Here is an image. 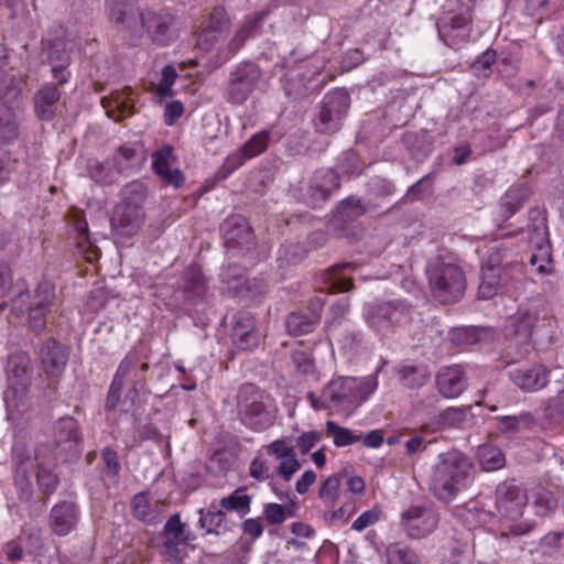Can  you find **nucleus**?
<instances>
[{
	"label": "nucleus",
	"instance_id": "f257e3e1",
	"mask_svg": "<svg viewBox=\"0 0 564 564\" xmlns=\"http://www.w3.org/2000/svg\"><path fill=\"white\" fill-rule=\"evenodd\" d=\"M107 7L110 21L131 37L145 32L152 42L167 45L177 36L176 19L166 9L140 10L130 0H107Z\"/></svg>",
	"mask_w": 564,
	"mask_h": 564
},
{
	"label": "nucleus",
	"instance_id": "f03ea898",
	"mask_svg": "<svg viewBox=\"0 0 564 564\" xmlns=\"http://www.w3.org/2000/svg\"><path fill=\"white\" fill-rule=\"evenodd\" d=\"M377 388L376 375L361 378L337 377L328 382L321 395L308 392L307 400L314 410L350 414L366 402Z\"/></svg>",
	"mask_w": 564,
	"mask_h": 564
},
{
	"label": "nucleus",
	"instance_id": "7ed1b4c3",
	"mask_svg": "<svg viewBox=\"0 0 564 564\" xmlns=\"http://www.w3.org/2000/svg\"><path fill=\"white\" fill-rule=\"evenodd\" d=\"M471 481L473 464L465 454L453 449L438 455L430 477V488L437 499L447 502Z\"/></svg>",
	"mask_w": 564,
	"mask_h": 564
},
{
	"label": "nucleus",
	"instance_id": "20e7f679",
	"mask_svg": "<svg viewBox=\"0 0 564 564\" xmlns=\"http://www.w3.org/2000/svg\"><path fill=\"white\" fill-rule=\"evenodd\" d=\"M147 188L140 182L127 184L121 189V199L116 206L110 219L112 230L121 237H132L144 221L143 204Z\"/></svg>",
	"mask_w": 564,
	"mask_h": 564
},
{
	"label": "nucleus",
	"instance_id": "39448f33",
	"mask_svg": "<svg viewBox=\"0 0 564 564\" xmlns=\"http://www.w3.org/2000/svg\"><path fill=\"white\" fill-rule=\"evenodd\" d=\"M426 274L431 292L438 302L455 303L463 297L466 280L459 265L437 256L429 261Z\"/></svg>",
	"mask_w": 564,
	"mask_h": 564
},
{
	"label": "nucleus",
	"instance_id": "423d86ee",
	"mask_svg": "<svg viewBox=\"0 0 564 564\" xmlns=\"http://www.w3.org/2000/svg\"><path fill=\"white\" fill-rule=\"evenodd\" d=\"M237 409L242 424L252 431L261 432L274 422L269 395L251 383L242 384L238 391Z\"/></svg>",
	"mask_w": 564,
	"mask_h": 564
},
{
	"label": "nucleus",
	"instance_id": "0eeeda50",
	"mask_svg": "<svg viewBox=\"0 0 564 564\" xmlns=\"http://www.w3.org/2000/svg\"><path fill=\"white\" fill-rule=\"evenodd\" d=\"M529 241L535 248L530 257V265L539 274L549 273L552 270V263L544 212L540 208H531L529 210Z\"/></svg>",
	"mask_w": 564,
	"mask_h": 564
},
{
	"label": "nucleus",
	"instance_id": "6e6552de",
	"mask_svg": "<svg viewBox=\"0 0 564 564\" xmlns=\"http://www.w3.org/2000/svg\"><path fill=\"white\" fill-rule=\"evenodd\" d=\"M491 252L486 258L481 267L480 284L478 289L479 297L489 300L495 296L501 285L502 280L507 276L508 262L507 253L510 251L507 242H500L491 247Z\"/></svg>",
	"mask_w": 564,
	"mask_h": 564
},
{
	"label": "nucleus",
	"instance_id": "1a4fd4ad",
	"mask_svg": "<svg viewBox=\"0 0 564 564\" xmlns=\"http://www.w3.org/2000/svg\"><path fill=\"white\" fill-rule=\"evenodd\" d=\"M324 67V61L317 57L286 65L281 77L286 97L297 99L305 96L310 90V82L319 75Z\"/></svg>",
	"mask_w": 564,
	"mask_h": 564
},
{
	"label": "nucleus",
	"instance_id": "9d476101",
	"mask_svg": "<svg viewBox=\"0 0 564 564\" xmlns=\"http://www.w3.org/2000/svg\"><path fill=\"white\" fill-rule=\"evenodd\" d=\"M350 106V97L344 89L327 93L314 120L315 130L324 134H333L341 127V121Z\"/></svg>",
	"mask_w": 564,
	"mask_h": 564
},
{
	"label": "nucleus",
	"instance_id": "9b49d317",
	"mask_svg": "<svg viewBox=\"0 0 564 564\" xmlns=\"http://www.w3.org/2000/svg\"><path fill=\"white\" fill-rule=\"evenodd\" d=\"M438 512L432 506H410L401 513V525L410 539L419 540L435 531Z\"/></svg>",
	"mask_w": 564,
	"mask_h": 564
},
{
	"label": "nucleus",
	"instance_id": "f8f14e48",
	"mask_svg": "<svg viewBox=\"0 0 564 564\" xmlns=\"http://www.w3.org/2000/svg\"><path fill=\"white\" fill-rule=\"evenodd\" d=\"M53 460H69L78 456L80 433L78 423L72 416L58 419L53 427Z\"/></svg>",
	"mask_w": 564,
	"mask_h": 564
},
{
	"label": "nucleus",
	"instance_id": "ddd939ff",
	"mask_svg": "<svg viewBox=\"0 0 564 564\" xmlns=\"http://www.w3.org/2000/svg\"><path fill=\"white\" fill-rule=\"evenodd\" d=\"M261 79V69L254 63L245 62L230 73L227 99L235 105L243 104Z\"/></svg>",
	"mask_w": 564,
	"mask_h": 564
},
{
	"label": "nucleus",
	"instance_id": "4468645a",
	"mask_svg": "<svg viewBox=\"0 0 564 564\" xmlns=\"http://www.w3.org/2000/svg\"><path fill=\"white\" fill-rule=\"evenodd\" d=\"M438 36L452 48H458L470 40L471 12L465 8L441 19L437 23Z\"/></svg>",
	"mask_w": 564,
	"mask_h": 564
},
{
	"label": "nucleus",
	"instance_id": "2eb2a0df",
	"mask_svg": "<svg viewBox=\"0 0 564 564\" xmlns=\"http://www.w3.org/2000/svg\"><path fill=\"white\" fill-rule=\"evenodd\" d=\"M339 186V177L334 170L319 169L311 176L305 192L302 194V200L312 208H318Z\"/></svg>",
	"mask_w": 564,
	"mask_h": 564
},
{
	"label": "nucleus",
	"instance_id": "dca6fc26",
	"mask_svg": "<svg viewBox=\"0 0 564 564\" xmlns=\"http://www.w3.org/2000/svg\"><path fill=\"white\" fill-rule=\"evenodd\" d=\"M541 306V300H530L520 304L517 312L507 319L506 335L527 341L540 319Z\"/></svg>",
	"mask_w": 564,
	"mask_h": 564
},
{
	"label": "nucleus",
	"instance_id": "f3484780",
	"mask_svg": "<svg viewBox=\"0 0 564 564\" xmlns=\"http://www.w3.org/2000/svg\"><path fill=\"white\" fill-rule=\"evenodd\" d=\"M163 542L161 545V554L169 561L180 564L182 562L180 545L188 544L194 540L192 532L185 529L178 513L170 517L163 527Z\"/></svg>",
	"mask_w": 564,
	"mask_h": 564
},
{
	"label": "nucleus",
	"instance_id": "a211bd4d",
	"mask_svg": "<svg viewBox=\"0 0 564 564\" xmlns=\"http://www.w3.org/2000/svg\"><path fill=\"white\" fill-rule=\"evenodd\" d=\"M528 497L525 492L514 484L506 480L496 489V508L498 513L506 519L516 521L523 514Z\"/></svg>",
	"mask_w": 564,
	"mask_h": 564
},
{
	"label": "nucleus",
	"instance_id": "6ab92c4d",
	"mask_svg": "<svg viewBox=\"0 0 564 564\" xmlns=\"http://www.w3.org/2000/svg\"><path fill=\"white\" fill-rule=\"evenodd\" d=\"M69 349L54 338H47L41 346L40 360L44 372L51 378H59L67 366Z\"/></svg>",
	"mask_w": 564,
	"mask_h": 564
},
{
	"label": "nucleus",
	"instance_id": "aec40b11",
	"mask_svg": "<svg viewBox=\"0 0 564 564\" xmlns=\"http://www.w3.org/2000/svg\"><path fill=\"white\" fill-rule=\"evenodd\" d=\"M225 245L228 249H247L254 245V237L247 219L240 215L228 217L221 225Z\"/></svg>",
	"mask_w": 564,
	"mask_h": 564
},
{
	"label": "nucleus",
	"instance_id": "412c9836",
	"mask_svg": "<svg viewBox=\"0 0 564 564\" xmlns=\"http://www.w3.org/2000/svg\"><path fill=\"white\" fill-rule=\"evenodd\" d=\"M550 371L541 365L519 367L509 371L514 386L524 392H535L546 387Z\"/></svg>",
	"mask_w": 564,
	"mask_h": 564
},
{
	"label": "nucleus",
	"instance_id": "4be33fe9",
	"mask_svg": "<svg viewBox=\"0 0 564 564\" xmlns=\"http://www.w3.org/2000/svg\"><path fill=\"white\" fill-rule=\"evenodd\" d=\"M101 106L107 116L115 121L129 118L135 111L133 90L130 87L115 90L109 96L101 98Z\"/></svg>",
	"mask_w": 564,
	"mask_h": 564
},
{
	"label": "nucleus",
	"instance_id": "5701e85b",
	"mask_svg": "<svg viewBox=\"0 0 564 564\" xmlns=\"http://www.w3.org/2000/svg\"><path fill=\"white\" fill-rule=\"evenodd\" d=\"M438 392L446 399L459 397L467 388V378L464 369L458 366L442 368L436 375Z\"/></svg>",
	"mask_w": 564,
	"mask_h": 564
},
{
	"label": "nucleus",
	"instance_id": "b1692460",
	"mask_svg": "<svg viewBox=\"0 0 564 564\" xmlns=\"http://www.w3.org/2000/svg\"><path fill=\"white\" fill-rule=\"evenodd\" d=\"M229 25L230 20L225 8H214L209 14L207 25L198 35L197 45L204 51L210 50L220 34L229 29Z\"/></svg>",
	"mask_w": 564,
	"mask_h": 564
},
{
	"label": "nucleus",
	"instance_id": "393cba45",
	"mask_svg": "<svg viewBox=\"0 0 564 564\" xmlns=\"http://www.w3.org/2000/svg\"><path fill=\"white\" fill-rule=\"evenodd\" d=\"M172 158L173 148L171 145H163L152 154V169L164 183L177 188L183 185L184 175L181 170L170 167Z\"/></svg>",
	"mask_w": 564,
	"mask_h": 564
},
{
	"label": "nucleus",
	"instance_id": "a878e982",
	"mask_svg": "<svg viewBox=\"0 0 564 564\" xmlns=\"http://www.w3.org/2000/svg\"><path fill=\"white\" fill-rule=\"evenodd\" d=\"M79 519L78 509L73 502H61L53 507L50 514L51 528L57 535L70 533Z\"/></svg>",
	"mask_w": 564,
	"mask_h": 564
},
{
	"label": "nucleus",
	"instance_id": "bb28decb",
	"mask_svg": "<svg viewBox=\"0 0 564 564\" xmlns=\"http://www.w3.org/2000/svg\"><path fill=\"white\" fill-rule=\"evenodd\" d=\"M232 339L235 345L243 350L252 349L259 344L254 322L249 313H239L235 317Z\"/></svg>",
	"mask_w": 564,
	"mask_h": 564
},
{
	"label": "nucleus",
	"instance_id": "cd10ccee",
	"mask_svg": "<svg viewBox=\"0 0 564 564\" xmlns=\"http://www.w3.org/2000/svg\"><path fill=\"white\" fill-rule=\"evenodd\" d=\"M399 382L406 389L423 387L431 377V371L425 364H402L397 367Z\"/></svg>",
	"mask_w": 564,
	"mask_h": 564
},
{
	"label": "nucleus",
	"instance_id": "c85d7f7f",
	"mask_svg": "<svg viewBox=\"0 0 564 564\" xmlns=\"http://www.w3.org/2000/svg\"><path fill=\"white\" fill-rule=\"evenodd\" d=\"M61 98V91L53 84L44 85L35 95V112L42 120H52L55 117V105Z\"/></svg>",
	"mask_w": 564,
	"mask_h": 564
},
{
	"label": "nucleus",
	"instance_id": "c756f323",
	"mask_svg": "<svg viewBox=\"0 0 564 564\" xmlns=\"http://www.w3.org/2000/svg\"><path fill=\"white\" fill-rule=\"evenodd\" d=\"M180 288L188 297H204L207 293V283L200 267L188 265L181 276Z\"/></svg>",
	"mask_w": 564,
	"mask_h": 564
},
{
	"label": "nucleus",
	"instance_id": "7c9ffc66",
	"mask_svg": "<svg viewBox=\"0 0 564 564\" xmlns=\"http://www.w3.org/2000/svg\"><path fill=\"white\" fill-rule=\"evenodd\" d=\"M46 451H47V446H45V445L39 446L35 451V458L37 460H40L39 467H37V473H36V478H37V484H39L40 488L42 489V491L45 495H51L55 491L58 480H57L56 475L53 474V471L51 470V466H53L56 460H53V457L48 458L47 460H42V459H44Z\"/></svg>",
	"mask_w": 564,
	"mask_h": 564
},
{
	"label": "nucleus",
	"instance_id": "2f4dec72",
	"mask_svg": "<svg viewBox=\"0 0 564 564\" xmlns=\"http://www.w3.org/2000/svg\"><path fill=\"white\" fill-rule=\"evenodd\" d=\"M29 299V293L21 292L17 297L13 299L12 310H14L17 313L28 312L30 327L34 332L40 333L45 328L46 314L51 312V310L36 307L31 304L24 305Z\"/></svg>",
	"mask_w": 564,
	"mask_h": 564
},
{
	"label": "nucleus",
	"instance_id": "473e14b6",
	"mask_svg": "<svg viewBox=\"0 0 564 564\" xmlns=\"http://www.w3.org/2000/svg\"><path fill=\"white\" fill-rule=\"evenodd\" d=\"M351 267V262L337 263L323 273L322 279L328 292H346L352 288L351 278L344 273V270Z\"/></svg>",
	"mask_w": 564,
	"mask_h": 564
},
{
	"label": "nucleus",
	"instance_id": "72a5a7b5",
	"mask_svg": "<svg viewBox=\"0 0 564 564\" xmlns=\"http://www.w3.org/2000/svg\"><path fill=\"white\" fill-rule=\"evenodd\" d=\"M267 14L268 13L265 11H261L249 14L245 18L241 26L237 30L228 45L231 54H235L238 50H240L245 42L254 34L256 30L264 21Z\"/></svg>",
	"mask_w": 564,
	"mask_h": 564
},
{
	"label": "nucleus",
	"instance_id": "f704fd0d",
	"mask_svg": "<svg viewBox=\"0 0 564 564\" xmlns=\"http://www.w3.org/2000/svg\"><path fill=\"white\" fill-rule=\"evenodd\" d=\"M131 509L137 519L148 524H154L160 520L162 506L158 501L151 503L145 492H139L132 499Z\"/></svg>",
	"mask_w": 564,
	"mask_h": 564
},
{
	"label": "nucleus",
	"instance_id": "c9c22d12",
	"mask_svg": "<svg viewBox=\"0 0 564 564\" xmlns=\"http://www.w3.org/2000/svg\"><path fill=\"white\" fill-rule=\"evenodd\" d=\"M134 355H126V357L121 360L109 388V393L107 398L108 408L116 406L117 402L120 399L121 390L126 382V377L130 373V370L134 366Z\"/></svg>",
	"mask_w": 564,
	"mask_h": 564
},
{
	"label": "nucleus",
	"instance_id": "e433bc0d",
	"mask_svg": "<svg viewBox=\"0 0 564 564\" xmlns=\"http://www.w3.org/2000/svg\"><path fill=\"white\" fill-rule=\"evenodd\" d=\"M524 199V193L519 187L509 188L500 198L498 206V216L501 221L510 219L521 207Z\"/></svg>",
	"mask_w": 564,
	"mask_h": 564
},
{
	"label": "nucleus",
	"instance_id": "4c0bfd02",
	"mask_svg": "<svg viewBox=\"0 0 564 564\" xmlns=\"http://www.w3.org/2000/svg\"><path fill=\"white\" fill-rule=\"evenodd\" d=\"M219 279L224 292L236 294L246 282V271L241 265L228 264L221 268Z\"/></svg>",
	"mask_w": 564,
	"mask_h": 564
},
{
	"label": "nucleus",
	"instance_id": "58836bf2",
	"mask_svg": "<svg viewBox=\"0 0 564 564\" xmlns=\"http://www.w3.org/2000/svg\"><path fill=\"white\" fill-rule=\"evenodd\" d=\"M13 464L15 467V482L23 487L29 485V478L33 470V459L24 453L21 444H15L12 448Z\"/></svg>",
	"mask_w": 564,
	"mask_h": 564
},
{
	"label": "nucleus",
	"instance_id": "ea45409f",
	"mask_svg": "<svg viewBox=\"0 0 564 564\" xmlns=\"http://www.w3.org/2000/svg\"><path fill=\"white\" fill-rule=\"evenodd\" d=\"M477 456L481 468L486 471L498 470L506 464L502 451L492 444L480 445L477 451Z\"/></svg>",
	"mask_w": 564,
	"mask_h": 564
},
{
	"label": "nucleus",
	"instance_id": "a19ab883",
	"mask_svg": "<svg viewBox=\"0 0 564 564\" xmlns=\"http://www.w3.org/2000/svg\"><path fill=\"white\" fill-rule=\"evenodd\" d=\"M198 513V524L207 534H220L221 530L226 529V514L221 509L210 506L206 512L199 509Z\"/></svg>",
	"mask_w": 564,
	"mask_h": 564
},
{
	"label": "nucleus",
	"instance_id": "79ce46f5",
	"mask_svg": "<svg viewBox=\"0 0 564 564\" xmlns=\"http://www.w3.org/2000/svg\"><path fill=\"white\" fill-rule=\"evenodd\" d=\"M251 496L243 494L241 488L236 489L230 495L220 499L219 506L221 510L236 512L241 517L250 512Z\"/></svg>",
	"mask_w": 564,
	"mask_h": 564
},
{
	"label": "nucleus",
	"instance_id": "37998d69",
	"mask_svg": "<svg viewBox=\"0 0 564 564\" xmlns=\"http://www.w3.org/2000/svg\"><path fill=\"white\" fill-rule=\"evenodd\" d=\"M496 420L498 430L509 434L517 433L523 427H530L534 422L532 414L529 412H522L519 415L498 416Z\"/></svg>",
	"mask_w": 564,
	"mask_h": 564
},
{
	"label": "nucleus",
	"instance_id": "c03bdc74",
	"mask_svg": "<svg viewBox=\"0 0 564 564\" xmlns=\"http://www.w3.org/2000/svg\"><path fill=\"white\" fill-rule=\"evenodd\" d=\"M325 430L326 433L333 437V443L337 447L349 446L360 441V435L355 434L348 427L338 425L334 421H327Z\"/></svg>",
	"mask_w": 564,
	"mask_h": 564
},
{
	"label": "nucleus",
	"instance_id": "a18cd8bd",
	"mask_svg": "<svg viewBox=\"0 0 564 564\" xmlns=\"http://www.w3.org/2000/svg\"><path fill=\"white\" fill-rule=\"evenodd\" d=\"M388 564H421L414 550L401 543H393L387 547Z\"/></svg>",
	"mask_w": 564,
	"mask_h": 564
},
{
	"label": "nucleus",
	"instance_id": "49530a36",
	"mask_svg": "<svg viewBox=\"0 0 564 564\" xmlns=\"http://www.w3.org/2000/svg\"><path fill=\"white\" fill-rule=\"evenodd\" d=\"M307 249L300 242L288 241L278 251L280 267L296 264L305 258Z\"/></svg>",
	"mask_w": 564,
	"mask_h": 564
},
{
	"label": "nucleus",
	"instance_id": "de8ad7c7",
	"mask_svg": "<svg viewBox=\"0 0 564 564\" xmlns=\"http://www.w3.org/2000/svg\"><path fill=\"white\" fill-rule=\"evenodd\" d=\"M270 140V131L262 130L253 134L247 142H245L240 150L242 151L243 155L250 160L263 153L268 149Z\"/></svg>",
	"mask_w": 564,
	"mask_h": 564
},
{
	"label": "nucleus",
	"instance_id": "09e8293b",
	"mask_svg": "<svg viewBox=\"0 0 564 564\" xmlns=\"http://www.w3.org/2000/svg\"><path fill=\"white\" fill-rule=\"evenodd\" d=\"M55 301V290L54 286L47 282H41L39 283L34 295L32 299L30 297L29 301L24 305H33L41 308L52 310Z\"/></svg>",
	"mask_w": 564,
	"mask_h": 564
},
{
	"label": "nucleus",
	"instance_id": "8fccbe9b",
	"mask_svg": "<svg viewBox=\"0 0 564 564\" xmlns=\"http://www.w3.org/2000/svg\"><path fill=\"white\" fill-rule=\"evenodd\" d=\"M317 321L302 313H291L286 319V328L291 335L301 336L312 332Z\"/></svg>",
	"mask_w": 564,
	"mask_h": 564
},
{
	"label": "nucleus",
	"instance_id": "3c124183",
	"mask_svg": "<svg viewBox=\"0 0 564 564\" xmlns=\"http://www.w3.org/2000/svg\"><path fill=\"white\" fill-rule=\"evenodd\" d=\"M88 176L97 184L109 185L116 182L117 173L110 166L99 162L91 161L87 167Z\"/></svg>",
	"mask_w": 564,
	"mask_h": 564
},
{
	"label": "nucleus",
	"instance_id": "603ef678",
	"mask_svg": "<svg viewBox=\"0 0 564 564\" xmlns=\"http://www.w3.org/2000/svg\"><path fill=\"white\" fill-rule=\"evenodd\" d=\"M127 355H134L135 364L131 368L130 373L126 377L131 380V389L137 394L143 390L147 383V372L149 370L148 362L139 364V355L137 351H129Z\"/></svg>",
	"mask_w": 564,
	"mask_h": 564
},
{
	"label": "nucleus",
	"instance_id": "864d4df0",
	"mask_svg": "<svg viewBox=\"0 0 564 564\" xmlns=\"http://www.w3.org/2000/svg\"><path fill=\"white\" fill-rule=\"evenodd\" d=\"M533 509L536 516L544 517L555 510L557 501L547 489L540 488L533 496Z\"/></svg>",
	"mask_w": 564,
	"mask_h": 564
},
{
	"label": "nucleus",
	"instance_id": "5fc2aeb1",
	"mask_svg": "<svg viewBox=\"0 0 564 564\" xmlns=\"http://www.w3.org/2000/svg\"><path fill=\"white\" fill-rule=\"evenodd\" d=\"M340 479L337 475H332L322 481L318 496L325 505L333 507L339 497Z\"/></svg>",
	"mask_w": 564,
	"mask_h": 564
},
{
	"label": "nucleus",
	"instance_id": "6e6d98bb",
	"mask_svg": "<svg viewBox=\"0 0 564 564\" xmlns=\"http://www.w3.org/2000/svg\"><path fill=\"white\" fill-rule=\"evenodd\" d=\"M176 69L172 65L163 67L161 79L155 87V93L160 98H170L174 95L173 85L177 78Z\"/></svg>",
	"mask_w": 564,
	"mask_h": 564
},
{
	"label": "nucleus",
	"instance_id": "4d7b16f0",
	"mask_svg": "<svg viewBox=\"0 0 564 564\" xmlns=\"http://www.w3.org/2000/svg\"><path fill=\"white\" fill-rule=\"evenodd\" d=\"M466 419V411L462 408H447L438 414L437 423L442 427H457Z\"/></svg>",
	"mask_w": 564,
	"mask_h": 564
},
{
	"label": "nucleus",
	"instance_id": "13d9d810",
	"mask_svg": "<svg viewBox=\"0 0 564 564\" xmlns=\"http://www.w3.org/2000/svg\"><path fill=\"white\" fill-rule=\"evenodd\" d=\"M337 213L340 219L348 220L361 216L365 213V208L361 206L360 199L350 196L340 203Z\"/></svg>",
	"mask_w": 564,
	"mask_h": 564
},
{
	"label": "nucleus",
	"instance_id": "bf43d9fd",
	"mask_svg": "<svg viewBox=\"0 0 564 564\" xmlns=\"http://www.w3.org/2000/svg\"><path fill=\"white\" fill-rule=\"evenodd\" d=\"M135 156L137 151L133 147L128 144L121 145L113 158L118 173L128 170L133 164Z\"/></svg>",
	"mask_w": 564,
	"mask_h": 564
},
{
	"label": "nucleus",
	"instance_id": "052dcab7",
	"mask_svg": "<svg viewBox=\"0 0 564 564\" xmlns=\"http://www.w3.org/2000/svg\"><path fill=\"white\" fill-rule=\"evenodd\" d=\"M248 159L243 155L242 151L239 149L238 151L230 153L224 161L221 167L219 169L220 177L225 178L230 175L232 172L238 170L240 166L245 164Z\"/></svg>",
	"mask_w": 564,
	"mask_h": 564
},
{
	"label": "nucleus",
	"instance_id": "680f3d73",
	"mask_svg": "<svg viewBox=\"0 0 564 564\" xmlns=\"http://www.w3.org/2000/svg\"><path fill=\"white\" fill-rule=\"evenodd\" d=\"M381 517V510L379 508H372L362 512L351 524V529L361 532L365 529L376 524Z\"/></svg>",
	"mask_w": 564,
	"mask_h": 564
},
{
	"label": "nucleus",
	"instance_id": "e2e57ef3",
	"mask_svg": "<svg viewBox=\"0 0 564 564\" xmlns=\"http://www.w3.org/2000/svg\"><path fill=\"white\" fill-rule=\"evenodd\" d=\"M391 306L389 304H382L378 306H369L366 317L368 324L377 329L381 328V318H390Z\"/></svg>",
	"mask_w": 564,
	"mask_h": 564
},
{
	"label": "nucleus",
	"instance_id": "0e129e2a",
	"mask_svg": "<svg viewBox=\"0 0 564 564\" xmlns=\"http://www.w3.org/2000/svg\"><path fill=\"white\" fill-rule=\"evenodd\" d=\"M268 454L281 460L296 454L294 447L285 440H275L268 445Z\"/></svg>",
	"mask_w": 564,
	"mask_h": 564
},
{
	"label": "nucleus",
	"instance_id": "69168bd1",
	"mask_svg": "<svg viewBox=\"0 0 564 564\" xmlns=\"http://www.w3.org/2000/svg\"><path fill=\"white\" fill-rule=\"evenodd\" d=\"M300 468L301 464L296 457V454H294L288 458L279 460L276 473L283 478V480L289 481Z\"/></svg>",
	"mask_w": 564,
	"mask_h": 564
},
{
	"label": "nucleus",
	"instance_id": "338daca9",
	"mask_svg": "<svg viewBox=\"0 0 564 564\" xmlns=\"http://www.w3.org/2000/svg\"><path fill=\"white\" fill-rule=\"evenodd\" d=\"M323 437L321 431H308L296 438V445L302 454H307Z\"/></svg>",
	"mask_w": 564,
	"mask_h": 564
},
{
	"label": "nucleus",
	"instance_id": "774afa93",
	"mask_svg": "<svg viewBox=\"0 0 564 564\" xmlns=\"http://www.w3.org/2000/svg\"><path fill=\"white\" fill-rule=\"evenodd\" d=\"M263 516L270 524H281L285 521L288 513L283 506L271 502L264 505Z\"/></svg>",
	"mask_w": 564,
	"mask_h": 564
}]
</instances>
